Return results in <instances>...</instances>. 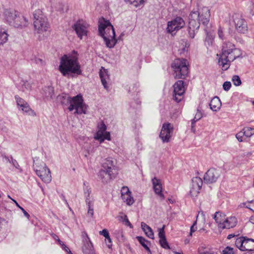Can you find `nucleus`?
<instances>
[{"label": "nucleus", "instance_id": "obj_1", "mask_svg": "<svg viewBox=\"0 0 254 254\" xmlns=\"http://www.w3.org/2000/svg\"><path fill=\"white\" fill-rule=\"evenodd\" d=\"M210 16V10L203 7L201 12L192 11L189 15L188 30L190 38H193L201 23L204 26L208 24Z\"/></svg>", "mask_w": 254, "mask_h": 254}, {"label": "nucleus", "instance_id": "obj_2", "mask_svg": "<svg viewBox=\"0 0 254 254\" xmlns=\"http://www.w3.org/2000/svg\"><path fill=\"white\" fill-rule=\"evenodd\" d=\"M217 56L219 57V66L223 70H226L229 68L232 62L241 57L242 52L239 49L235 48L233 44L227 42L224 44L221 53Z\"/></svg>", "mask_w": 254, "mask_h": 254}, {"label": "nucleus", "instance_id": "obj_3", "mask_svg": "<svg viewBox=\"0 0 254 254\" xmlns=\"http://www.w3.org/2000/svg\"><path fill=\"white\" fill-rule=\"evenodd\" d=\"M75 55H64L60 59L59 70L64 76L69 74L80 75L82 74L81 66L78 60L77 52L73 51Z\"/></svg>", "mask_w": 254, "mask_h": 254}, {"label": "nucleus", "instance_id": "obj_4", "mask_svg": "<svg viewBox=\"0 0 254 254\" xmlns=\"http://www.w3.org/2000/svg\"><path fill=\"white\" fill-rule=\"evenodd\" d=\"M1 18L9 25L19 29L26 27L29 24L28 20L25 16L13 9H4Z\"/></svg>", "mask_w": 254, "mask_h": 254}, {"label": "nucleus", "instance_id": "obj_5", "mask_svg": "<svg viewBox=\"0 0 254 254\" xmlns=\"http://www.w3.org/2000/svg\"><path fill=\"white\" fill-rule=\"evenodd\" d=\"M59 98L63 105L68 106V109L69 111L75 110L74 114H86V105L84 103L81 94H78L73 97L65 94L59 96Z\"/></svg>", "mask_w": 254, "mask_h": 254}, {"label": "nucleus", "instance_id": "obj_6", "mask_svg": "<svg viewBox=\"0 0 254 254\" xmlns=\"http://www.w3.org/2000/svg\"><path fill=\"white\" fill-rule=\"evenodd\" d=\"M98 31L99 35L103 37L108 48H112L115 46L117 42L115 38V31L109 20L103 18V21L100 22Z\"/></svg>", "mask_w": 254, "mask_h": 254}, {"label": "nucleus", "instance_id": "obj_7", "mask_svg": "<svg viewBox=\"0 0 254 254\" xmlns=\"http://www.w3.org/2000/svg\"><path fill=\"white\" fill-rule=\"evenodd\" d=\"M33 25L34 32L37 34H42L50 28L48 18L41 9H38L33 12Z\"/></svg>", "mask_w": 254, "mask_h": 254}, {"label": "nucleus", "instance_id": "obj_8", "mask_svg": "<svg viewBox=\"0 0 254 254\" xmlns=\"http://www.w3.org/2000/svg\"><path fill=\"white\" fill-rule=\"evenodd\" d=\"M188 62L185 59H176L172 64L176 78L185 79L189 73Z\"/></svg>", "mask_w": 254, "mask_h": 254}, {"label": "nucleus", "instance_id": "obj_9", "mask_svg": "<svg viewBox=\"0 0 254 254\" xmlns=\"http://www.w3.org/2000/svg\"><path fill=\"white\" fill-rule=\"evenodd\" d=\"M33 167L36 175L43 182L48 184L51 182V171L45 163H42L39 166L36 164Z\"/></svg>", "mask_w": 254, "mask_h": 254}, {"label": "nucleus", "instance_id": "obj_10", "mask_svg": "<svg viewBox=\"0 0 254 254\" xmlns=\"http://www.w3.org/2000/svg\"><path fill=\"white\" fill-rule=\"evenodd\" d=\"M219 216H221V214L219 212H216L214 215V219L218 224V227L220 228L230 229L234 227L237 223V219L235 216H231L225 219L222 221L219 218Z\"/></svg>", "mask_w": 254, "mask_h": 254}, {"label": "nucleus", "instance_id": "obj_11", "mask_svg": "<svg viewBox=\"0 0 254 254\" xmlns=\"http://www.w3.org/2000/svg\"><path fill=\"white\" fill-rule=\"evenodd\" d=\"M106 129V125L102 121L98 125V130L95 135V139L98 140L100 143L103 142L105 140H111L110 132L107 131Z\"/></svg>", "mask_w": 254, "mask_h": 254}, {"label": "nucleus", "instance_id": "obj_12", "mask_svg": "<svg viewBox=\"0 0 254 254\" xmlns=\"http://www.w3.org/2000/svg\"><path fill=\"white\" fill-rule=\"evenodd\" d=\"M185 25V22L184 19L180 16H177L172 20L168 22L167 31L173 35L174 32L175 33L176 32L184 27Z\"/></svg>", "mask_w": 254, "mask_h": 254}, {"label": "nucleus", "instance_id": "obj_13", "mask_svg": "<svg viewBox=\"0 0 254 254\" xmlns=\"http://www.w3.org/2000/svg\"><path fill=\"white\" fill-rule=\"evenodd\" d=\"M184 83L183 80H178L173 85V99L178 103L184 98L185 92Z\"/></svg>", "mask_w": 254, "mask_h": 254}, {"label": "nucleus", "instance_id": "obj_14", "mask_svg": "<svg viewBox=\"0 0 254 254\" xmlns=\"http://www.w3.org/2000/svg\"><path fill=\"white\" fill-rule=\"evenodd\" d=\"M221 170L215 168H210L204 174L203 180L207 184L215 183L221 175Z\"/></svg>", "mask_w": 254, "mask_h": 254}, {"label": "nucleus", "instance_id": "obj_15", "mask_svg": "<svg viewBox=\"0 0 254 254\" xmlns=\"http://www.w3.org/2000/svg\"><path fill=\"white\" fill-rule=\"evenodd\" d=\"M88 24L83 20L77 21L72 26L78 37L82 39L83 36H86L88 32Z\"/></svg>", "mask_w": 254, "mask_h": 254}, {"label": "nucleus", "instance_id": "obj_16", "mask_svg": "<svg viewBox=\"0 0 254 254\" xmlns=\"http://www.w3.org/2000/svg\"><path fill=\"white\" fill-rule=\"evenodd\" d=\"M173 126L170 123H165L163 125L159 136L163 142H168L173 132Z\"/></svg>", "mask_w": 254, "mask_h": 254}, {"label": "nucleus", "instance_id": "obj_17", "mask_svg": "<svg viewBox=\"0 0 254 254\" xmlns=\"http://www.w3.org/2000/svg\"><path fill=\"white\" fill-rule=\"evenodd\" d=\"M234 22L236 29L239 33H245L247 31L248 27L246 21L238 14L234 16Z\"/></svg>", "mask_w": 254, "mask_h": 254}, {"label": "nucleus", "instance_id": "obj_18", "mask_svg": "<svg viewBox=\"0 0 254 254\" xmlns=\"http://www.w3.org/2000/svg\"><path fill=\"white\" fill-rule=\"evenodd\" d=\"M203 182L200 177H195L192 179L191 187L190 190V193L192 195H196L199 192Z\"/></svg>", "mask_w": 254, "mask_h": 254}, {"label": "nucleus", "instance_id": "obj_19", "mask_svg": "<svg viewBox=\"0 0 254 254\" xmlns=\"http://www.w3.org/2000/svg\"><path fill=\"white\" fill-rule=\"evenodd\" d=\"M98 177L103 183H107L115 177L114 172L102 168L98 173Z\"/></svg>", "mask_w": 254, "mask_h": 254}, {"label": "nucleus", "instance_id": "obj_20", "mask_svg": "<svg viewBox=\"0 0 254 254\" xmlns=\"http://www.w3.org/2000/svg\"><path fill=\"white\" fill-rule=\"evenodd\" d=\"M83 243L82 251L84 254H95L92 243L87 235L86 238L83 240Z\"/></svg>", "mask_w": 254, "mask_h": 254}, {"label": "nucleus", "instance_id": "obj_21", "mask_svg": "<svg viewBox=\"0 0 254 254\" xmlns=\"http://www.w3.org/2000/svg\"><path fill=\"white\" fill-rule=\"evenodd\" d=\"M152 182L155 192L160 197L164 198V195L162 193V187L161 180L156 177H154L152 179Z\"/></svg>", "mask_w": 254, "mask_h": 254}, {"label": "nucleus", "instance_id": "obj_22", "mask_svg": "<svg viewBox=\"0 0 254 254\" xmlns=\"http://www.w3.org/2000/svg\"><path fill=\"white\" fill-rule=\"evenodd\" d=\"M15 99L17 106L21 108L22 111L26 113H29V112L32 111L28 103L18 95H15Z\"/></svg>", "mask_w": 254, "mask_h": 254}, {"label": "nucleus", "instance_id": "obj_23", "mask_svg": "<svg viewBox=\"0 0 254 254\" xmlns=\"http://www.w3.org/2000/svg\"><path fill=\"white\" fill-rule=\"evenodd\" d=\"M115 165L112 158H108L104 160L102 164V168L113 172L115 170Z\"/></svg>", "mask_w": 254, "mask_h": 254}, {"label": "nucleus", "instance_id": "obj_24", "mask_svg": "<svg viewBox=\"0 0 254 254\" xmlns=\"http://www.w3.org/2000/svg\"><path fill=\"white\" fill-rule=\"evenodd\" d=\"M221 102L219 97L215 96L213 98L210 103V108L213 111H218L221 107Z\"/></svg>", "mask_w": 254, "mask_h": 254}, {"label": "nucleus", "instance_id": "obj_25", "mask_svg": "<svg viewBox=\"0 0 254 254\" xmlns=\"http://www.w3.org/2000/svg\"><path fill=\"white\" fill-rule=\"evenodd\" d=\"M41 94L47 99H52L54 94V87L51 86H45L42 89Z\"/></svg>", "mask_w": 254, "mask_h": 254}, {"label": "nucleus", "instance_id": "obj_26", "mask_svg": "<svg viewBox=\"0 0 254 254\" xmlns=\"http://www.w3.org/2000/svg\"><path fill=\"white\" fill-rule=\"evenodd\" d=\"M248 251L249 252L254 251V240L248 238L246 237L244 241V249L243 251Z\"/></svg>", "mask_w": 254, "mask_h": 254}, {"label": "nucleus", "instance_id": "obj_27", "mask_svg": "<svg viewBox=\"0 0 254 254\" xmlns=\"http://www.w3.org/2000/svg\"><path fill=\"white\" fill-rule=\"evenodd\" d=\"M141 227L146 236L152 239H154V233L150 227L144 222L141 223Z\"/></svg>", "mask_w": 254, "mask_h": 254}, {"label": "nucleus", "instance_id": "obj_28", "mask_svg": "<svg viewBox=\"0 0 254 254\" xmlns=\"http://www.w3.org/2000/svg\"><path fill=\"white\" fill-rule=\"evenodd\" d=\"M100 77L104 88L108 89V86H107V80L109 79V75L107 74V71L105 70L103 71H101L100 72Z\"/></svg>", "mask_w": 254, "mask_h": 254}, {"label": "nucleus", "instance_id": "obj_29", "mask_svg": "<svg viewBox=\"0 0 254 254\" xmlns=\"http://www.w3.org/2000/svg\"><path fill=\"white\" fill-rule=\"evenodd\" d=\"M8 36L7 31L4 28H0V45L7 41Z\"/></svg>", "mask_w": 254, "mask_h": 254}, {"label": "nucleus", "instance_id": "obj_30", "mask_svg": "<svg viewBox=\"0 0 254 254\" xmlns=\"http://www.w3.org/2000/svg\"><path fill=\"white\" fill-rule=\"evenodd\" d=\"M136 239L141 244V245L146 250L149 251L148 245H150V242L146 240L144 238L141 236H137Z\"/></svg>", "mask_w": 254, "mask_h": 254}, {"label": "nucleus", "instance_id": "obj_31", "mask_svg": "<svg viewBox=\"0 0 254 254\" xmlns=\"http://www.w3.org/2000/svg\"><path fill=\"white\" fill-rule=\"evenodd\" d=\"M123 200L128 205H131L134 203L133 198L131 196V193L123 194Z\"/></svg>", "mask_w": 254, "mask_h": 254}, {"label": "nucleus", "instance_id": "obj_32", "mask_svg": "<svg viewBox=\"0 0 254 254\" xmlns=\"http://www.w3.org/2000/svg\"><path fill=\"white\" fill-rule=\"evenodd\" d=\"M245 238L246 237H239L237 238L235 241L236 246L242 251H243Z\"/></svg>", "mask_w": 254, "mask_h": 254}, {"label": "nucleus", "instance_id": "obj_33", "mask_svg": "<svg viewBox=\"0 0 254 254\" xmlns=\"http://www.w3.org/2000/svg\"><path fill=\"white\" fill-rule=\"evenodd\" d=\"M202 117V113L200 112H198V110H197V112L195 114L194 118L191 120V129L193 132L195 131L194 126L195 122L200 120Z\"/></svg>", "mask_w": 254, "mask_h": 254}, {"label": "nucleus", "instance_id": "obj_34", "mask_svg": "<svg viewBox=\"0 0 254 254\" xmlns=\"http://www.w3.org/2000/svg\"><path fill=\"white\" fill-rule=\"evenodd\" d=\"M245 136L250 137L254 134V128L246 127L243 129Z\"/></svg>", "mask_w": 254, "mask_h": 254}, {"label": "nucleus", "instance_id": "obj_35", "mask_svg": "<svg viewBox=\"0 0 254 254\" xmlns=\"http://www.w3.org/2000/svg\"><path fill=\"white\" fill-rule=\"evenodd\" d=\"M127 3L133 5L135 7L142 5L144 4V0H125Z\"/></svg>", "mask_w": 254, "mask_h": 254}, {"label": "nucleus", "instance_id": "obj_36", "mask_svg": "<svg viewBox=\"0 0 254 254\" xmlns=\"http://www.w3.org/2000/svg\"><path fill=\"white\" fill-rule=\"evenodd\" d=\"M138 86L137 84H134L129 86L128 92L132 95H135L138 91Z\"/></svg>", "mask_w": 254, "mask_h": 254}, {"label": "nucleus", "instance_id": "obj_37", "mask_svg": "<svg viewBox=\"0 0 254 254\" xmlns=\"http://www.w3.org/2000/svg\"><path fill=\"white\" fill-rule=\"evenodd\" d=\"M83 190L84 194L91 193V188L88 185V183L86 182L83 183Z\"/></svg>", "mask_w": 254, "mask_h": 254}, {"label": "nucleus", "instance_id": "obj_38", "mask_svg": "<svg viewBox=\"0 0 254 254\" xmlns=\"http://www.w3.org/2000/svg\"><path fill=\"white\" fill-rule=\"evenodd\" d=\"M232 80L233 82V84L235 86H240L242 83L240 77L238 75H234L232 77Z\"/></svg>", "mask_w": 254, "mask_h": 254}, {"label": "nucleus", "instance_id": "obj_39", "mask_svg": "<svg viewBox=\"0 0 254 254\" xmlns=\"http://www.w3.org/2000/svg\"><path fill=\"white\" fill-rule=\"evenodd\" d=\"M21 84L23 91H25V89L27 90H30L31 88V85L27 81H21Z\"/></svg>", "mask_w": 254, "mask_h": 254}, {"label": "nucleus", "instance_id": "obj_40", "mask_svg": "<svg viewBox=\"0 0 254 254\" xmlns=\"http://www.w3.org/2000/svg\"><path fill=\"white\" fill-rule=\"evenodd\" d=\"M159 243L161 246L165 249H170V246L166 240V238L160 239Z\"/></svg>", "mask_w": 254, "mask_h": 254}, {"label": "nucleus", "instance_id": "obj_41", "mask_svg": "<svg viewBox=\"0 0 254 254\" xmlns=\"http://www.w3.org/2000/svg\"><path fill=\"white\" fill-rule=\"evenodd\" d=\"M8 197L10 198L14 202V203H15L16 205L21 210V211L23 212L24 216L27 218L29 219V217H30V215L25 211V210L23 207H21L16 200L12 199L9 196V195H8Z\"/></svg>", "mask_w": 254, "mask_h": 254}, {"label": "nucleus", "instance_id": "obj_42", "mask_svg": "<svg viewBox=\"0 0 254 254\" xmlns=\"http://www.w3.org/2000/svg\"><path fill=\"white\" fill-rule=\"evenodd\" d=\"M164 229L165 225H163L162 228L158 229V236L160 239L166 238Z\"/></svg>", "mask_w": 254, "mask_h": 254}, {"label": "nucleus", "instance_id": "obj_43", "mask_svg": "<svg viewBox=\"0 0 254 254\" xmlns=\"http://www.w3.org/2000/svg\"><path fill=\"white\" fill-rule=\"evenodd\" d=\"M244 136H245V134L243 130L237 133L236 135V137L240 142H242L244 141Z\"/></svg>", "mask_w": 254, "mask_h": 254}, {"label": "nucleus", "instance_id": "obj_44", "mask_svg": "<svg viewBox=\"0 0 254 254\" xmlns=\"http://www.w3.org/2000/svg\"><path fill=\"white\" fill-rule=\"evenodd\" d=\"M31 60L32 61L33 63L36 64L40 65H42L44 64V62L41 59H40L36 57H34V59H32Z\"/></svg>", "mask_w": 254, "mask_h": 254}, {"label": "nucleus", "instance_id": "obj_45", "mask_svg": "<svg viewBox=\"0 0 254 254\" xmlns=\"http://www.w3.org/2000/svg\"><path fill=\"white\" fill-rule=\"evenodd\" d=\"M58 241L60 244L62 246L63 249L68 254H72L69 249L65 245L63 242H62L60 239L58 240Z\"/></svg>", "mask_w": 254, "mask_h": 254}, {"label": "nucleus", "instance_id": "obj_46", "mask_svg": "<svg viewBox=\"0 0 254 254\" xmlns=\"http://www.w3.org/2000/svg\"><path fill=\"white\" fill-rule=\"evenodd\" d=\"M231 87V83L230 81H225L223 84V88L225 91H228Z\"/></svg>", "mask_w": 254, "mask_h": 254}, {"label": "nucleus", "instance_id": "obj_47", "mask_svg": "<svg viewBox=\"0 0 254 254\" xmlns=\"http://www.w3.org/2000/svg\"><path fill=\"white\" fill-rule=\"evenodd\" d=\"M196 224H197V221L195 220L193 223V224L192 225V226L190 227V236H192V233H193L194 232H195L196 230V229H197Z\"/></svg>", "mask_w": 254, "mask_h": 254}, {"label": "nucleus", "instance_id": "obj_48", "mask_svg": "<svg viewBox=\"0 0 254 254\" xmlns=\"http://www.w3.org/2000/svg\"><path fill=\"white\" fill-rule=\"evenodd\" d=\"M223 254H234L232 248L227 247L223 251Z\"/></svg>", "mask_w": 254, "mask_h": 254}, {"label": "nucleus", "instance_id": "obj_49", "mask_svg": "<svg viewBox=\"0 0 254 254\" xmlns=\"http://www.w3.org/2000/svg\"><path fill=\"white\" fill-rule=\"evenodd\" d=\"M122 218H123V217H122ZM123 222H125V225L129 226L130 228H132V224L130 223V222L129 221L128 218H127V215H125L123 217Z\"/></svg>", "mask_w": 254, "mask_h": 254}, {"label": "nucleus", "instance_id": "obj_50", "mask_svg": "<svg viewBox=\"0 0 254 254\" xmlns=\"http://www.w3.org/2000/svg\"><path fill=\"white\" fill-rule=\"evenodd\" d=\"M131 193V192L129 191L128 188L127 187H123L121 190V194L122 196L123 194Z\"/></svg>", "mask_w": 254, "mask_h": 254}, {"label": "nucleus", "instance_id": "obj_51", "mask_svg": "<svg viewBox=\"0 0 254 254\" xmlns=\"http://www.w3.org/2000/svg\"><path fill=\"white\" fill-rule=\"evenodd\" d=\"M99 234L103 236L106 239L110 236L109 232L107 229H103L102 231H100Z\"/></svg>", "mask_w": 254, "mask_h": 254}, {"label": "nucleus", "instance_id": "obj_52", "mask_svg": "<svg viewBox=\"0 0 254 254\" xmlns=\"http://www.w3.org/2000/svg\"><path fill=\"white\" fill-rule=\"evenodd\" d=\"M93 205L91 206H88V212L87 214L88 215L92 217L93 215L94 214V209H93Z\"/></svg>", "mask_w": 254, "mask_h": 254}, {"label": "nucleus", "instance_id": "obj_53", "mask_svg": "<svg viewBox=\"0 0 254 254\" xmlns=\"http://www.w3.org/2000/svg\"><path fill=\"white\" fill-rule=\"evenodd\" d=\"M10 159H11V163H11L14 167H15L17 169H18V168L19 167V165L18 162H17V161L16 160L13 159L12 156H10Z\"/></svg>", "mask_w": 254, "mask_h": 254}, {"label": "nucleus", "instance_id": "obj_54", "mask_svg": "<svg viewBox=\"0 0 254 254\" xmlns=\"http://www.w3.org/2000/svg\"><path fill=\"white\" fill-rule=\"evenodd\" d=\"M85 202L87 206L93 205L94 200L93 198H91V197H90L89 198H86L85 199Z\"/></svg>", "mask_w": 254, "mask_h": 254}, {"label": "nucleus", "instance_id": "obj_55", "mask_svg": "<svg viewBox=\"0 0 254 254\" xmlns=\"http://www.w3.org/2000/svg\"><path fill=\"white\" fill-rule=\"evenodd\" d=\"M106 239H107V241L106 242V244H107V247L109 249H111L112 247V242L110 237L109 236V237L106 238Z\"/></svg>", "mask_w": 254, "mask_h": 254}, {"label": "nucleus", "instance_id": "obj_56", "mask_svg": "<svg viewBox=\"0 0 254 254\" xmlns=\"http://www.w3.org/2000/svg\"><path fill=\"white\" fill-rule=\"evenodd\" d=\"M1 157L2 158V161H4V162L6 161V162L11 163L10 157H9L8 156H6L4 154H2L1 155Z\"/></svg>", "mask_w": 254, "mask_h": 254}, {"label": "nucleus", "instance_id": "obj_57", "mask_svg": "<svg viewBox=\"0 0 254 254\" xmlns=\"http://www.w3.org/2000/svg\"><path fill=\"white\" fill-rule=\"evenodd\" d=\"M247 207L254 212V201L250 202L248 206H247Z\"/></svg>", "mask_w": 254, "mask_h": 254}, {"label": "nucleus", "instance_id": "obj_58", "mask_svg": "<svg viewBox=\"0 0 254 254\" xmlns=\"http://www.w3.org/2000/svg\"><path fill=\"white\" fill-rule=\"evenodd\" d=\"M218 34L219 36V37L221 39H223L224 35H223V32L222 30V29L220 27L219 29L218 30Z\"/></svg>", "mask_w": 254, "mask_h": 254}, {"label": "nucleus", "instance_id": "obj_59", "mask_svg": "<svg viewBox=\"0 0 254 254\" xmlns=\"http://www.w3.org/2000/svg\"><path fill=\"white\" fill-rule=\"evenodd\" d=\"M201 254H215V252L212 250H205L202 252Z\"/></svg>", "mask_w": 254, "mask_h": 254}, {"label": "nucleus", "instance_id": "obj_60", "mask_svg": "<svg viewBox=\"0 0 254 254\" xmlns=\"http://www.w3.org/2000/svg\"><path fill=\"white\" fill-rule=\"evenodd\" d=\"M90 194H84V196L85 197V199H86V198H89L91 197L90 196Z\"/></svg>", "mask_w": 254, "mask_h": 254}, {"label": "nucleus", "instance_id": "obj_61", "mask_svg": "<svg viewBox=\"0 0 254 254\" xmlns=\"http://www.w3.org/2000/svg\"><path fill=\"white\" fill-rule=\"evenodd\" d=\"M250 221L253 224H254V216H252L250 219Z\"/></svg>", "mask_w": 254, "mask_h": 254}, {"label": "nucleus", "instance_id": "obj_62", "mask_svg": "<svg viewBox=\"0 0 254 254\" xmlns=\"http://www.w3.org/2000/svg\"><path fill=\"white\" fill-rule=\"evenodd\" d=\"M234 236H235V235H234V234H230L228 236L227 239H231L232 238L234 237Z\"/></svg>", "mask_w": 254, "mask_h": 254}, {"label": "nucleus", "instance_id": "obj_63", "mask_svg": "<svg viewBox=\"0 0 254 254\" xmlns=\"http://www.w3.org/2000/svg\"><path fill=\"white\" fill-rule=\"evenodd\" d=\"M62 197H63V199L64 201V202L66 203V204H68L67 203V202L66 201V200L65 199V197L64 196V195H62Z\"/></svg>", "mask_w": 254, "mask_h": 254}, {"label": "nucleus", "instance_id": "obj_64", "mask_svg": "<svg viewBox=\"0 0 254 254\" xmlns=\"http://www.w3.org/2000/svg\"><path fill=\"white\" fill-rule=\"evenodd\" d=\"M175 254H183V253H182L177 252H175Z\"/></svg>", "mask_w": 254, "mask_h": 254}]
</instances>
